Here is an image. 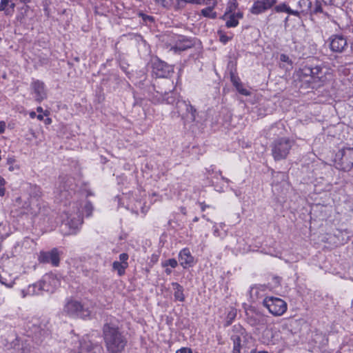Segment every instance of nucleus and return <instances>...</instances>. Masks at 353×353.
<instances>
[{"instance_id":"79ce46f5","label":"nucleus","mask_w":353,"mask_h":353,"mask_svg":"<svg viewBox=\"0 0 353 353\" xmlns=\"http://www.w3.org/2000/svg\"><path fill=\"white\" fill-rule=\"evenodd\" d=\"M235 88H236L238 92L243 95L249 96L250 94V92L243 87L241 83H239V85L235 86Z\"/></svg>"},{"instance_id":"f03ea898","label":"nucleus","mask_w":353,"mask_h":353,"mask_svg":"<svg viewBox=\"0 0 353 353\" xmlns=\"http://www.w3.org/2000/svg\"><path fill=\"white\" fill-rule=\"evenodd\" d=\"M298 75L303 81L319 84H323L332 76L329 70L321 65H305L299 70Z\"/></svg>"},{"instance_id":"603ef678","label":"nucleus","mask_w":353,"mask_h":353,"mask_svg":"<svg viewBox=\"0 0 353 353\" xmlns=\"http://www.w3.org/2000/svg\"><path fill=\"white\" fill-rule=\"evenodd\" d=\"M36 116H37L36 112H30V117L32 119L35 118V117H36Z\"/></svg>"},{"instance_id":"412c9836","label":"nucleus","mask_w":353,"mask_h":353,"mask_svg":"<svg viewBox=\"0 0 353 353\" xmlns=\"http://www.w3.org/2000/svg\"><path fill=\"white\" fill-rule=\"evenodd\" d=\"M298 10H294L298 12L299 16L302 14H307L311 11L312 1L310 0H299L297 3Z\"/></svg>"},{"instance_id":"c85d7f7f","label":"nucleus","mask_w":353,"mask_h":353,"mask_svg":"<svg viewBox=\"0 0 353 353\" xmlns=\"http://www.w3.org/2000/svg\"><path fill=\"white\" fill-rule=\"evenodd\" d=\"M265 11V0L256 1L250 8V12L253 14H259Z\"/></svg>"},{"instance_id":"cd10ccee","label":"nucleus","mask_w":353,"mask_h":353,"mask_svg":"<svg viewBox=\"0 0 353 353\" xmlns=\"http://www.w3.org/2000/svg\"><path fill=\"white\" fill-rule=\"evenodd\" d=\"M15 4L10 0H1L0 11H4L6 14H10L14 10Z\"/></svg>"},{"instance_id":"ddd939ff","label":"nucleus","mask_w":353,"mask_h":353,"mask_svg":"<svg viewBox=\"0 0 353 353\" xmlns=\"http://www.w3.org/2000/svg\"><path fill=\"white\" fill-rule=\"evenodd\" d=\"M10 262L8 260L4 261L3 265L0 266V282L8 288L12 287L14 284V276L10 272Z\"/></svg>"},{"instance_id":"f257e3e1","label":"nucleus","mask_w":353,"mask_h":353,"mask_svg":"<svg viewBox=\"0 0 353 353\" xmlns=\"http://www.w3.org/2000/svg\"><path fill=\"white\" fill-rule=\"evenodd\" d=\"M103 336L109 353H121L124 350L126 339L114 322H107L103 325Z\"/></svg>"},{"instance_id":"58836bf2","label":"nucleus","mask_w":353,"mask_h":353,"mask_svg":"<svg viewBox=\"0 0 353 353\" xmlns=\"http://www.w3.org/2000/svg\"><path fill=\"white\" fill-rule=\"evenodd\" d=\"M163 267L170 266L172 268H176L178 265V262L175 259H170L162 263Z\"/></svg>"},{"instance_id":"37998d69","label":"nucleus","mask_w":353,"mask_h":353,"mask_svg":"<svg viewBox=\"0 0 353 353\" xmlns=\"http://www.w3.org/2000/svg\"><path fill=\"white\" fill-rule=\"evenodd\" d=\"M179 2H184L185 3H192V4H199L201 5L202 3H204V0H176Z\"/></svg>"},{"instance_id":"ea45409f","label":"nucleus","mask_w":353,"mask_h":353,"mask_svg":"<svg viewBox=\"0 0 353 353\" xmlns=\"http://www.w3.org/2000/svg\"><path fill=\"white\" fill-rule=\"evenodd\" d=\"M155 3L163 8H169L172 2V0H154Z\"/></svg>"},{"instance_id":"a211bd4d","label":"nucleus","mask_w":353,"mask_h":353,"mask_svg":"<svg viewBox=\"0 0 353 353\" xmlns=\"http://www.w3.org/2000/svg\"><path fill=\"white\" fill-rule=\"evenodd\" d=\"M31 88L33 90L34 93L35 94V100L37 101L41 102V101L46 98L47 94L45 90V85L43 82L39 80L34 81L31 83Z\"/></svg>"},{"instance_id":"4be33fe9","label":"nucleus","mask_w":353,"mask_h":353,"mask_svg":"<svg viewBox=\"0 0 353 353\" xmlns=\"http://www.w3.org/2000/svg\"><path fill=\"white\" fill-rule=\"evenodd\" d=\"M40 283L30 285L26 290H22L21 294L23 297L26 296H33L42 294L43 290L39 289Z\"/></svg>"},{"instance_id":"39448f33","label":"nucleus","mask_w":353,"mask_h":353,"mask_svg":"<svg viewBox=\"0 0 353 353\" xmlns=\"http://www.w3.org/2000/svg\"><path fill=\"white\" fill-rule=\"evenodd\" d=\"M294 142L288 139H279L272 145V153L275 160H281L286 158Z\"/></svg>"},{"instance_id":"bb28decb","label":"nucleus","mask_w":353,"mask_h":353,"mask_svg":"<svg viewBox=\"0 0 353 353\" xmlns=\"http://www.w3.org/2000/svg\"><path fill=\"white\" fill-rule=\"evenodd\" d=\"M268 285L266 286L270 291H275L280 287L281 278L274 275L268 276Z\"/></svg>"},{"instance_id":"7ed1b4c3","label":"nucleus","mask_w":353,"mask_h":353,"mask_svg":"<svg viewBox=\"0 0 353 353\" xmlns=\"http://www.w3.org/2000/svg\"><path fill=\"white\" fill-rule=\"evenodd\" d=\"M165 41L166 47H170V50L174 53H180L194 46V41L191 38L176 34H168Z\"/></svg>"},{"instance_id":"423d86ee","label":"nucleus","mask_w":353,"mask_h":353,"mask_svg":"<svg viewBox=\"0 0 353 353\" xmlns=\"http://www.w3.org/2000/svg\"><path fill=\"white\" fill-rule=\"evenodd\" d=\"M266 307L273 315L281 316L286 311L287 304L281 299L266 296Z\"/></svg>"},{"instance_id":"6e6d98bb","label":"nucleus","mask_w":353,"mask_h":353,"mask_svg":"<svg viewBox=\"0 0 353 353\" xmlns=\"http://www.w3.org/2000/svg\"><path fill=\"white\" fill-rule=\"evenodd\" d=\"M166 274L170 275L172 273V270L170 268H166L165 270Z\"/></svg>"},{"instance_id":"473e14b6","label":"nucleus","mask_w":353,"mask_h":353,"mask_svg":"<svg viewBox=\"0 0 353 353\" xmlns=\"http://www.w3.org/2000/svg\"><path fill=\"white\" fill-rule=\"evenodd\" d=\"M237 314V311L235 308L231 307L228 311L226 319H225V326H229L232 324L234 319L236 318Z\"/></svg>"},{"instance_id":"f704fd0d","label":"nucleus","mask_w":353,"mask_h":353,"mask_svg":"<svg viewBox=\"0 0 353 353\" xmlns=\"http://www.w3.org/2000/svg\"><path fill=\"white\" fill-rule=\"evenodd\" d=\"M232 341L234 344L232 353H241V350L243 348V345L241 344L243 341L239 340V338L237 336H233Z\"/></svg>"},{"instance_id":"052dcab7","label":"nucleus","mask_w":353,"mask_h":353,"mask_svg":"<svg viewBox=\"0 0 353 353\" xmlns=\"http://www.w3.org/2000/svg\"><path fill=\"white\" fill-rule=\"evenodd\" d=\"M45 123L46 124H50L51 123V119H50V118L46 119L45 121Z\"/></svg>"},{"instance_id":"49530a36","label":"nucleus","mask_w":353,"mask_h":353,"mask_svg":"<svg viewBox=\"0 0 353 353\" xmlns=\"http://www.w3.org/2000/svg\"><path fill=\"white\" fill-rule=\"evenodd\" d=\"M119 259L121 263H128V254L126 253H122L119 255Z\"/></svg>"},{"instance_id":"de8ad7c7","label":"nucleus","mask_w":353,"mask_h":353,"mask_svg":"<svg viewBox=\"0 0 353 353\" xmlns=\"http://www.w3.org/2000/svg\"><path fill=\"white\" fill-rule=\"evenodd\" d=\"M176 353H192V350L187 347H182L180 350H178Z\"/></svg>"},{"instance_id":"5fc2aeb1","label":"nucleus","mask_w":353,"mask_h":353,"mask_svg":"<svg viewBox=\"0 0 353 353\" xmlns=\"http://www.w3.org/2000/svg\"><path fill=\"white\" fill-rule=\"evenodd\" d=\"M250 353H265V351L262 350V351H259V352H257L256 349L254 350H252Z\"/></svg>"},{"instance_id":"4d7b16f0","label":"nucleus","mask_w":353,"mask_h":353,"mask_svg":"<svg viewBox=\"0 0 353 353\" xmlns=\"http://www.w3.org/2000/svg\"><path fill=\"white\" fill-rule=\"evenodd\" d=\"M181 213H183V214H186V209L183 207H181Z\"/></svg>"},{"instance_id":"680f3d73","label":"nucleus","mask_w":353,"mask_h":353,"mask_svg":"<svg viewBox=\"0 0 353 353\" xmlns=\"http://www.w3.org/2000/svg\"><path fill=\"white\" fill-rule=\"evenodd\" d=\"M350 50L352 53L353 54V41L350 43Z\"/></svg>"},{"instance_id":"f8f14e48","label":"nucleus","mask_w":353,"mask_h":353,"mask_svg":"<svg viewBox=\"0 0 353 353\" xmlns=\"http://www.w3.org/2000/svg\"><path fill=\"white\" fill-rule=\"evenodd\" d=\"M330 48L334 52L341 53L346 48V39L341 34H333L329 39Z\"/></svg>"},{"instance_id":"bf43d9fd","label":"nucleus","mask_w":353,"mask_h":353,"mask_svg":"<svg viewBox=\"0 0 353 353\" xmlns=\"http://www.w3.org/2000/svg\"><path fill=\"white\" fill-rule=\"evenodd\" d=\"M221 179L225 181L226 183H229L230 182V180L223 176H221Z\"/></svg>"},{"instance_id":"20e7f679","label":"nucleus","mask_w":353,"mask_h":353,"mask_svg":"<svg viewBox=\"0 0 353 353\" xmlns=\"http://www.w3.org/2000/svg\"><path fill=\"white\" fill-rule=\"evenodd\" d=\"M63 312L68 316L81 319H85L91 314L88 307L76 300L68 301L64 306Z\"/></svg>"},{"instance_id":"3c124183","label":"nucleus","mask_w":353,"mask_h":353,"mask_svg":"<svg viewBox=\"0 0 353 353\" xmlns=\"http://www.w3.org/2000/svg\"><path fill=\"white\" fill-rule=\"evenodd\" d=\"M325 5H332L335 0H321Z\"/></svg>"},{"instance_id":"393cba45","label":"nucleus","mask_w":353,"mask_h":353,"mask_svg":"<svg viewBox=\"0 0 353 353\" xmlns=\"http://www.w3.org/2000/svg\"><path fill=\"white\" fill-rule=\"evenodd\" d=\"M172 285L174 290V296L175 301L183 302L185 301V295L183 294V288L179 283L176 282L172 283Z\"/></svg>"},{"instance_id":"338daca9","label":"nucleus","mask_w":353,"mask_h":353,"mask_svg":"<svg viewBox=\"0 0 353 353\" xmlns=\"http://www.w3.org/2000/svg\"><path fill=\"white\" fill-rule=\"evenodd\" d=\"M216 233H218V229H215V230H214V234L215 235H216Z\"/></svg>"},{"instance_id":"c03bdc74","label":"nucleus","mask_w":353,"mask_h":353,"mask_svg":"<svg viewBox=\"0 0 353 353\" xmlns=\"http://www.w3.org/2000/svg\"><path fill=\"white\" fill-rule=\"evenodd\" d=\"M92 208H93V207L90 202H87L85 204L84 209H85V212L87 213V216H90L91 214Z\"/></svg>"},{"instance_id":"0e129e2a","label":"nucleus","mask_w":353,"mask_h":353,"mask_svg":"<svg viewBox=\"0 0 353 353\" xmlns=\"http://www.w3.org/2000/svg\"><path fill=\"white\" fill-rule=\"evenodd\" d=\"M199 221V218L197 216H195L194 219H193V221L194 222H196Z\"/></svg>"},{"instance_id":"4c0bfd02","label":"nucleus","mask_w":353,"mask_h":353,"mask_svg":"<svg viewBox=\"0 0 353 353\" xmlns=\"http://www.w3.org/2000/svg\"><path fill=\"white\" fill-rule=\"evenodd\" d=\"M236 7L237 3L236 0L230 2L229 5L227 7L226 12L223 16V18H225L228 14H232L233 11L236 10Z\"/></svg>"},{"instance_id":"a18cd8bd","label":"nucleus","mask_w":353,"mask_h":353,"mask_svg":"<svg viewBox=\"0 0 353 353\" xmlns=\"http://www.w3.org/2000/svg\"><path fill=\"white\" fill-rule=\"evenodd\" d=\"M6 181L3 177L0 176V196H3L5 194L4 185Z\"/></svg>"},{"instance_id":"aec40b11","label":"nucleus","mask_w":353,"mask_h":353,"mask_svg":"<svg viewBox=\"0 0 353 353\" xmlns=\"http://www.w3.org/2000/svg\"><path fill=\"white\" fill-rule=\"evenodd\" d=\"M204 4L207 5L208 7L201 10V15L210 19H216L217 14L216 12L213 11V9L217 4L216 0H204V3H202L201 5Z\"/></svg>"},{"instance_id":"dca6fc26","label":"nucleus","mask_w":353,"mask_h":353,"mask_svg":"<svg viewBox=\"0 0 353 353\" xmlns=\"http://www.w3.org/2000/svg\"><path fill=\"white\" fill-rule=\"evenodd\" d=\"M179 260L180 265L185 269L192 267L194 264V259L191 254L190 250L187 248L180 251Z\"/></svg>"},{"instance_id":"864d4df0","label":"nucleus","mask_w":353,"mask_h":353,"mask_svg":"<svg viewBox=\"0 0 353 353\" xmlns=\"http://www.w3.org/2000/svg\"><path fill=\"white\" fill-rule=\"evenodd\" d=\"M36 117L39 120V121H42L43 119V115L41 114H39L38 115L36 116Z\"/></svg>"},{"instance_id":"b1692460","label":"nucleus","mask_w":353,"mask_h":353,"mask_svg":"<svg viewBox=\"0 0 353 353\" xmlns=\"http://www.w3.org/2000/svg\"><path fill=\"white\" fill-rule=\"evenodd\" d=\"M243 17V12H237L230 14L228 19L226 21L225 26L227 28H234L239 24V19Z\"/></svg>"},{"instance_id":"e2e57ef3","label":"nucleus","mask_w":353,"mask_h":353,"mask_svg":"<svg viewBox=\"0 0 353 353\" xmlns=\"http://www.w3.org/2000/svg\"><path fill=\"white\" fill-rule=\"evenodd\" d=\"M31 0H20V1L23 2V3H28L30 2Z\"/></svg>"},{"instance_id":"f3484780","label":"nucleus","mask_w":353,"mask_h":353,"mask_svg":"<svg viewBox=\"0 0 353 353\" xmlns=\"http://www.w3.org/2000/svg\"><path fill=\"white\" fill-rule=\"evenodd\" d=\"M67 224L71 228L76 229L81 225L82 223V217L79 211V208L76 206V210L71 213L67 212Z\"/></svg>"},{"instance_id":"6e6552de","label":"nucleus","mask_w":353,"mask_h":353,"mask_svg":"<svg viewBox=\"0 0 353 353\" xmlns=\"http://www.w3.org/2000/svg\"><path fill=\"white\" fill-rule=\"evenodd\" d=\"M39 283V289H41L43 292L50 293H52L60 285L59 279L53 274H46Z\"/></svg>"},{"instance_id":"72a5a7b5","label":"nucleus","mask_w":353,"mask_h":353,"mask_svg":"<svg viewBox=\"0 0 353 353\" xmlns=\"http://www.w3.org/2000/svg\"><path fill=\"white\" fill-rule=\"evenodd\" d=\"M7 165L9 166L8 170L10 172L19 171V165L17 164V161L14 157H8L7 159Z\"/></svg>"},{"instance_id":"1a4fd4ad","label":"nucleus","mask_w":353,"mask_h":353,"mask_svg":"<svg viewBox=\"0 0 353 353\" xmlns=\"http://www.w3.org/2000/svg\"><path fill=\"white\" fill-rule=\"evenodd\" d=\"M178 112L183 118H185L190 122L194 121L196 119V110L189 101H181L177 103Z\"/></svg>"},{"instance_id":"69168bd1","label":"nucleus","mask_w":353,"mask_h":353,"mask_svg":"<svg viewBox=\"0 0 353 353\" xmlns=\"http://www.w3.org/2000/svg\"><path fill=\"white\" fill-rule=\"evenodd\" d=\"M202 217H203V219H205L208 221H210V219H209L208 218H206V216H205V214H203V215L202 216Z\"/></svg>"},{"instance_id":"6ab92c4d","label":"nucleus","mask_w":353,"mask_h":353,"mask_svg":"<svg viewBox=\"0 0 353 353\" xmlns=\"http://www.w3.org/2000/svg\"><path fill=\"white\" fill-rule=\"evenodd\" d=\"M265 288L263 285H254L250 288V296L252 301H259L265 305Z\"/></svg>"},{"instance_id":"0eeeda50","label":"nucleus","mask_w":353,"mask_h":353,"mask_svg":"<svg viewBox=\"0 0 353 353\" xmlns=\"http://www.w3.org/2000/svg\"><path fill=\"white\" fill-rule=\"evenodd\" d=\"M276 0H266V12L270 11L269 14V19H270L273 12H286L293 16H299V13L296 11L291 9L286 3H282L279 5H276Z\"/></svg>"},{"instance_id":"774afa93","label":"nucleus","mask_w":353,"mask_h":353,"mask_svg":"<svg viewBox=\"0 0 353 353\" xmlns=\"http://www.w3.org/2000/svg\"><path fill=\"white\" fill-rule=\"evenodd\" d=\"M351 309L353 310V299H352V301Z\"/></svg>"},{"instance_id":"9d476101","label":"nucleus","mask_w":353,"mask_h":353,"mask_svg":"<svg viewBox=\"0 0 353 353\" xmlns=\"http://www.w3.org/2000/svg\"><path fill=\"white\" fill-rule=\"evenodd\" d=\"M61 252L57 248H53L48 252H41L39 256V261L43 263H50L57 267L60 262Z\"/></svg>"},{"instance_id":"5701e85b","label":"nucleus","mask_w":353,"mask_h":353,"mask_svg":"<svg viewBox=\"0 0 353 353\" xmlns=\"http://www.w3.org/2000/svg\"><path fill=\"white\" fill-rule=\"evenodd\" d=\"M72 190L66 189L65 185H60L56 192V197L59 201L68 200L72 193Z\"/></svg>"},{"instance_id":"9b49d317","label":"nucleus","mask_w":353,"mask_h":353,"mask_svg":"<svg viewBox=\"0 0 353 353\" xmlns=\"http://www.w3.org/2000/svg\"><path fill=\"white\" fill-rule=\"evenodd\" d=\"M341 159L339 169L343 171H349L353 167V148L343 149L340 151Z\"/></svg>"},{"instance_id":"13d9d810","label":"nucleus","mask_w":353,"mask_h":353,"mask_svg":"<svg viewBox=\"0 0 353 353\" xmlns=\"http://www.w3.org/2000/svg\"><path fill=\"white\" fill-rule=\"evenodd\" d=\"M37 111L38 112H39V113H41V112H43V108H42L41 107H38V108H37Z\"/></svg>"},{"instance_id":"09e8293b","label":"nucleus","mask_w":353,"mask_h":353,"mask_svg":"<svg viewBox=\"0 0 353 353\" xmlns=\"http://www.w3.org/2000/svg\"><path fill=\"white\" fill-rule=\"evenodd\" d=\"M199 205L201 207V210L203 212L207 208H210V206L208 205H206L204 202H200Z\"/></svg>"},{"instance_id":"8fccbe9b","label":"nucleus","mask_w":353,"mask_h":353,"mask_svg":"<svg viewBox=\"0 0 353 353\" xmlns=\"http://www.w3.org/2000/svg\"><path fill=\"white\" fill-rule=\"evenodd\" d=\"M6 123L3 121L0 123V134L3 133L5 131Z\"/></svg>"},{"instance_id":"e433bc0d","label":"nucleus","mask_w":353,"mask_h":353,"mask_svg":"<svg viewBox=\"0 0 353 353\" xmlns=\"http://www.w3.org/2000/svg\"><path fill=\"white\" fill-rule=\"evenodd\" d=\"M323 12L322 3L319 0H316L313 10L311 9L310 14H318Z\"/></svg>"},{"instance_id":"a19ab883","label":"nucleus","mask_w":353,"mask_h":353,"mask_svg":"<svg viewBox=\"0 0 353 353\" xmlns=\"http://www.w3.org/2000/svg\"><path fill=\"white\" fill-rule=\"evenodd\" d=\"M230 80L234 87L236 85H239V83H241V80L239 78V77L235 75L234 73L233 72H230Z\"/></svg>"},{"instance_id":"2f4dec72","label":"nucleus","mask_w":353,"mask_h":353,"mask_svg":"<svg viewBox=\"0 0 353 353\" xmlns=\"http://www.w3.org/2000/svg\"><path fill=\"white\" fill-rule=\"evenodd\" d=\"M280 61L281 62V67L285 68L286 70H289L292 68V63L288 55L284 54H281Z\"/></svg>"},{"instance_id":"a878e982","label":"nucleus","mask_w":353,"mask_h":353,"mask_svg":"<svg viewBox=\"0 0 353 353\" xmlns=\"http://www.w3.org/2000/svg\"><path fill=\"white\" fill-rule=\"evenodd\" d=\"M233 336H237L239 338V340L245 341L246 339L245 329L239 324L234 325L232 327V340Z\"/></svg>"},{"instance_id":"c756f323","label":"nucleus","mask_w":353,"mask_h":353,"mask_svg":"<svg viewBox=\"0 0 353 353\" xmlns=\"http://www.w3.org/2000/svg\"><path fill=\"white\" fill-rule=\"evenodd\" d=\"M157 92L159 93L162 96L163 99L167 103H173L175 101L170 89L168 92L161 89V90H157Z\"/></svg>"},{"instance_id":"7c9ffc66","label":"nucleus","mask_w":353,"mask_h":353,"mask_svg":"<svg viewBox=\"0 0 353 353\" xmlns=\"http://www.w3.org/2000/svg\"><path fill=\"white\" fill-rule=\"evenodd\" d=\"M128 263H121L119 261H114L112 263V268L117 271L119 276H122L125 274V270L128 268Z\"/></svg>"},{"instance_id":"4468645a","label":"nucleus","mask_w":353,"mask_h":353,"mask_svg":"<svg viewBox=\"0 0 353 353\" xmlns=\"http://www.w3.org/2000/svg\"><path fill=\"white\" fill-rule=\"evenodd\" d=\"M102 347L97 343L92 342L88 336L83 337L80 341L79 353H101Z\"/></svg>"},{"instance_id":"2eb2a0df","label":"nucleus","mask_w":353,"mask_h":353,"mask_svg":"<svg viewBox=\"0 0 353 353\" xmlns=\"http://www.w3.org/2000/svg\"><path fill=\"white\" fill-rule=\"evenodd\" d=\"M172 72V67L163 61H158L153 64V72L159 78H166Z\"/></svg>"},{"instance_id":"c9c22d12","label":"nucleus","mask_w":353,"mask_h":353,"mask_svg":"<svg viewBox=\"0 0 353 353\" xmlns=\"http://www.w3.org/2000/svg\"><path fill=\"white\" fill-rule=\"evenodd\" d=\"M217 34L219 37V40L221 42H222L223 44H225L229 41H230L232 38V36H228L222 30H219L217 32Z\"/></svg>"}]
</instances>
